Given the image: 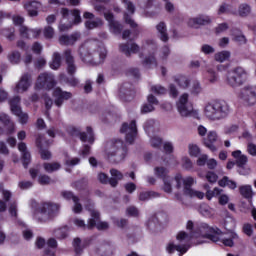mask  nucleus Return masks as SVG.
I'll return each instance as SVG.
<instances>
[{
	"mask_svg": "<svg viewBox=\"0 0 256 256\" xmlns=\"http://www.w3.org/2000/svg\"><path fill=\"white\" fill-rule=\"evenodd\" d=\"M120 133L125 135L126 143L131 145L137 137V122L132 120L130 122L123 123L120 128Z\"/></svg>",
	"mask_w": 256,
	"mask_h": 256,
	"instance_id": "9d476101",
	"label": "nucleus"
},
{
	"mask_svg": "<svg viewBox=\"0 0 256 256\" xmlns=\"http://www.w3.org/2000/svg\"><path fill=\"white\" fill-rule=\"evenodd\" d=\"M10 109L14 115H19L21 113V97L14 96L10 99Z\"/></svg>",
	"mask_w": 256,
	"mask_h": 256,
	"instance_id": "cd10ccee",
	"label": "nucleus"
},
{
	"mask_svg": "<svg viewBox=\"0 0 256 256\" xmlns=\"http://www.w3.org/2000/svg\"><path fill=\"white\" fill-rule=\"evenodd\" d=\"M177 109L181 117H189L193 113V104L189 102V94L184 93L180 96Z\"/></svg>",
	"mask_w": 256,
	"mask_h": 256,
	"instance_id": "f8f14e48",
	"label": "nucleus"
},
{
	"mask_svg": "<svg viewBox=\"0 0 256 256\" xmlns=\"http://www.w3.org/2000/svg\"><path fill=\"white\" fill-rule=\"evenodd\" d=\"M53 97L56 107H62L63 103H65V101H69L73 95L71 92L62 91L61 88L57 87L53 91Z\"/></svg>",
	"mask_w": 256,
	"mask_h": 256,
	"instance_id": "2eb2a0df",
	"label": "nucleus"
},
{
	"mask_svg": "<svg viewBox=\"0 0 256 256\" xmlns=\"http://www.w3.org/2000/svg\"><path fill=\"white\" fill-rule=\"evenodd\" d=\"M36 143H37V147H39L40 149V155L42 159L44 160L51 159V152L49 150L43 149V145H42L43 139L41 137L37 138Z\"/></svg>",
	"mask_w": 256,
	"mask_h": 256,
	"instance_id": "72a5a7b5",
	"label": "nucleus"
},
{
	"mask_svg": "<svg viewBox=\"0 0 256 256\" xmlns=\"http://www.w3.org/2000/svg\"><path fill=\"white\" fill-rule=\"evenodd\" d=\"M215 61H218L219 63H223L231 57V52L229 51H221L215 54Z\"/></svg>",
	"mask_w": 256,
	"mask_h": 256,
	"instance_id": "4c0bfd02",
	"label": "nucleus"
},
{
	"mask_svg": "<svg viewBox=\"0 0 256 256\" xmlns=\"http://www.w3.org/2000/svg\"><path fill=\"white\" fill-rule=\"evenodd\" d=\"M201 52L204 53V55H211L215 53V48L209 44H204L201 47Z\"/></svg>",
	"mask_w": 256,
	"mask_h": 256,
	"instance_id": "e2e57ef3",
	"label": "nucleus"
},
{
	"mask_svg": "<svg viewBox=\"0 0 256 256\" xmlns=\"http://www.w3.org/2000/svg\"><path fill=\"white\" fill-rule=\"evenodd\" d=\"M216 141H219V136L217 135L216 131L208 132L207 137L203 140L205 147H207V149H210V151H212L213 153L217 151V146H215Z\"/></svg>",
	"mask_w": 256,
	"mask_h": 256,
	"instance_id": "aec40b11",
	"label": "nucleus"
},
{
	"mask_svg": "<svg viewBox=\"0 0 256 256\" xmlns=\"http://www.w3.org/2000/svg\"><path fill=\"white\" fill-rule=\"evenodd\" d=\"M72 245L74 247V251L76 253V256H80L81 253H83V245H81V238H74Z\"/></svg>",
	"mask_w": 256,
	"mask_h": 256,
	"instance_id": "ea45409f",
	"label": "nucleus"
},
{
	"mask_svg": "<svg viewBox=\"0 0 256 256\" xmlns=\"http://www.w3.org/2000/svg\"><path fill=\"white\" fill-rule=\"evenodd\" d=\"M63 58L61 57V53L54 52L52 55V61L50 62V67L54 69V71H57L61 67V62Z\"/></svg>",
	"mask_w": 256,
	"mask_h": 256,
	"instance_id": "7c9ffc66",
	"label": "nucleus"
},
{
	"mask_svg": "<svg viewBox=\"0 0 256 256\" xmlns=\"http://www.w3.org/2000/svg\"><path fill=\"white\" fill-rule=\"evenodd\" d=\"M22 163L25 169L29 167V163H31V153H29V151L22 152Z\"/></svg>",
	"mask_w": 256,
	"mask_h": 256,
	"instance_id": "4d7b16f0",
	"label": "nucleus"
},
{
	"mask_svg": "<svg viewBox=\"0 0 256 256\" xmlns=\"http://www.w3.org/2000/svg\"><path fill=\"white\" fill-rule=\"evenodd\" d=\"M39 7H41V4L37 1L24 4V9H26L29 17H37V15H39Z\"/></svg>",
	"mask_w": 256,
	"mask_h": 256,
	"instance_id": "5701e85b",
	"label": "nucleus"
},
{
	"mask_svg": "<svg viewBox=\"0 0 256 256\" xmlns=\"http://www.w3.org/2000/svg\"><path fill=\"white\" fill-rule=\"evenodd\" d=\"M156 197H159V193L153 191L141 192L139 194L140 201H149V199H155Z\"/></svg>",
	"mask_w": 256,
	"mask_h": 256,
	"instance_id": "e433bc0d",
	"label": "nucleus"
},
{
	"mask_svg": "<svg viewBox=\"0 0 256 256\" xmlns=\"http://www.w3.org/2000/svg\"><path fill=\"white\" fill-rule=\"evenodd\" d=\"M61 196L66 199V201H73L74 206H73V211L75 213H81L83 211V205H81L79 196H76L73 192L71 191H62Z\"/></svg>",
	"mask_w": 256,
	"mask_h": 256,
	"instance_id": "dca6fc26",
	"label": "nucleus"
},
{
	"mask_svg": "<svg viewBox=\"0 0 256 256\" xmlns=\"http://www.w3.org/2000/svg\"><path fill=\"white\" fill-rule=\"evenodd\" d=\"M121 3H124L127 11L133 15V13H135V5L133 4V2L129 1V0H121Z\"/></svg>",
	"mask_w": 256,
	"mask_h": 256,
	"instance_id": "0e129e2a",
	"label": "nucleus"
},
{
	"mask_svg": "<svg viewBox=\"0 0 256 256\" xmlns=\"http://www.w3.org/2000/svg\"><path fill=\"white\" fill-rule=\"evenodd\" d=\"M240 195L244 197V199H253V188L251 185H244L239 188Z\"/></svg>",
	"mask_w": 256,
	"mask_h": 256,
	"instance_id": "473e14b6",
	"label": "nucleus"
},
{
	"mask_svg": "<svg viewBox=\"0 0 256 256\" xmlns=\"http://www.w3.org/2000/svg\"><path fill=\"white\" fill-rule=\"evenodd\" d=\"M142 49H148L149 51H157V43L154 40H146L142 45Z\"/></svg>",
	"mask_w": 256,
	"mask_h": 256,
	"instance_id": "603ef678",
	"label": "nucleus"
},
{
	"mask_svg": "<svg viewBox=\"0 0 256 256\" xmlns=\"http://www.w3.org/2000/svg\"><path fill=\"white\" fill-rule=\"evenodd\" d=\"M110 29L113 31V33H115V35H119V33L123 31V25H121V23H119L118 21L114 20V22L110 24Z\"/></svg>",
	"mask_w": 256,
	"mask_h": 256,
	"instance_id": "09e8293b",
	"label": "nucleus"
},
{
	"mask_svg": "<svg viewBox=\"0 0 256 256\" xmlns=\"http://www.w3.org/2000/svg\"><path fill=\"white\" fill-rule=\"evenodd\" d=\"M103 25V20L101 18H95L94 20H87L85 22L86 29H97V27H101Z\"/></svg>",
	"mask_w": 256,
	"mask_h": 256,
	"instance_id": "f704fd0d",
	"label": "nucleus"
},
{
	"mask_svg": "<svg viewBox=\"0 0 256 256\" xmlns=\"http://www.w3.org/2000/svg\"><path fill=\"white\" fill-rule=\"evenodd\" d=\"M204 189L207 190L206 197L209 201L215 197V195H221V189L214 188L213 191L209 190V184L204 185Z\"/></svg>",
	"mask_w": 256,
	"mask_h": 256,
	"instance_id": "a19ab883",
	"label": "nucleus"
},
{
	"mask_svg": "<svg viewBox=\"0 0 256 256\" xmlns=\"http://www.w3.org/2000/svg\"><path fill=\"white\" fill-rule=\"evenodd\" d=\"M69 235L67 232V228H59L55 230V237L57 239H66V237Z\"/></svg>",
	"mask_w": 256,
	"mask_h": 256,
	"instance_id": "bf43d9fd",
	"label": "nucleus"
},
{
	"mask_svg": "<svg viewBox=\"0 0 256 256\" xmlns=\"http://www.w3.org/2000/svg\"><path fill=\"white\" fill-rule=\"evenodd\" d=\"M62 57L66 63V71L71 78H67L65 75H62L61 77L66 83H68V85H70V87H77V85H79V80L73 77V75L77 73V64L75 63V56H73V51L69 48L65 49L63 51Z\"/></svg>",
	"mask_w": 256,
	"mask_h": 256,
	"instance_id": "423d86ee",
	"label": "nucleus"
},
{
	"mask_svg": "<svg viewBox=\"0 0 256 256\" xmlns=\"http://www.w3.org/2000/svg\"><path fill=\"white\" fill-rule=\"evenodd\" d=\"M86 209L89 211L91 217L88 220V229H93L94 227H96L98 231H107V229H109V223L101 222V213L95 209L93 202H89V204L86 205Z\"/></svg>",
	"mask_w": 256,
	"mask_h": 256,
	"instance_id": "6e6552de",
	"label": "nucleus"
},
{
	"mask_svg": "<svg viewBox=\"0 0 256 256\" xmlns=\"http://www.w3.org/2000/svg\"><path fill=\"white\" fill-rule=\"evenodd\" d=\"M240 97L248 105H255V103H256V87L255 86H245L240 92Z\"/></svg>",
	"mask_w": 256,
	"mask_h": 256,
	"instance_id": "4468645a",
	"label": "nucleus"
},
{
	"mask_svg": "<svg viewBox=\"0 0 256 256\" xmlns=\"http://www.w3.org/2000/svg\"><path fill=\"white\" fill-rule=\"evenodd\" d=\"M45 108H46V115L49 116V111H51V108L53 107V99H51V96L45 94L43 96Z\"/></svg>",
	"mask_w": 256,
	"mask_h": 256,
	"instance_id": "49530a36",
	"label": "nucleus"
},
{
	"mask_svg": "<svg viewBox=\"0 0 256 256\" xmlns=\"http://www.w3.org/2000/svg\"><path fill=\"white\" fill-rule=\"evenodd\" d=\"M232 157H234L235 163H236V167H241L244 165H247L249 158H247L246 155L241 154V150H236L232 152Z\"/></svg>",
	"mask_w": 256,
	"mask_h": 256,
	"instance_id": "bb28decb",
	"label": "nucleus"
},
{
	"mask_svg": "<svg viewBox=\"0 0 256 256\" xmlns=\"http://www.w3.org/2000/svg\"><path fill=\"white\" fill-rule=\"evenodd\" d=\"M97 179L102 185H111V178L103 172H100L97 176Z\"/></svg>",
	"mask_w": 256,
	"mask_h": 256,
	"instance_id": "3c124183",
	"label": "nucleus"
},
{
	"mask_svg": "<svg viewBox=\"0 0 256 256\" xmlns=\"http://www.w3.org/2000/svg\"><path fill=\"white\" fill-rule=\"evenodd\" d=\"M199 153H201V149L197 145H189V154L192 157H198Z\"/></svg>",
	"mask_w": 256,
	"mask_h": 256,
	"instance_id": "774afa93",
	"label": "nucleus"
},
{
	"mask_svg": "<svg viewBox=\"0 0 256 256\" xmlns=\"http://www.w3.org/2000/svg\"><path fill=\"white\" fill-rule=\"evenodd\" d=\"M120 97L124 99V101H131L133 97H135V89L133 88V84L129 82H125L120 87Z\"/></svg>",
	"mask_w": 256,
	"mask_h": 256,
	"instance_id": "f3484780",
	"label": "nucleus"
},
{
	"mask_svg": "<svg viewBox=\"0 0 256 256\" xmlns=\"http://www.w3.org/2000/svg\"><path fill=\"white\" fill-rule=\"evenodd\" d=\"M110 175V187H117L119 181L123 180V173L115 168L110 169Z\"/></svg>",
	"mask_w": 256,
	"mask_h": 256,
	"instance_id": "393cba45",
	"label": "nucleus"
},
{
	"mask_svg": "<svg viewBox=\"0 0 256 256\" xmlns=\"http://www.w3.org/2000/svg\"><path fill=\"white\" fill-rule=\"evenodd\" d=\"M153 111H155V106H153V104L146 103L141 107L142 115L153 113Z\"/></svg>",
	"mask_w": 256,
	"mask_h": 256,
	"instance_id": "680f3d73",
	"label": "nucleus"
},
{
	"mask_svg": "<svg viewBox=\"0 0 256 256\" xmlns=\"http://www.w3.org/2000/svg\"><path fill=\"white\" fill-rule=\"evenodd\" d=\"M174 81L178 84L180 89H187L191 83V80L185 75L174 76Z\"/></svg>",
	"mask_w": 256,
	"mask_h": 256,
	"instance_id": "c85d7f7f",
	"label": "nucleus"
},
{
	"mask_svg": "<svg viewBox=\"0 0 256 256\" xmlns=\"http://www.w3.org/2000/svg\"><path fill=\"white\" fill-rule=\"evenodd\" d=\"M79 154L81 155V157L84 158L89 157V155H91V146L88 144H84Z\"/></svg>",
	"mask_w": 256,
	"mask_h": 256,
	"instance_id": "338daca9",
	"label": "nucleus"
},
{
	"mask_svg": "<svg viewBox=\"0 0 256 256\" xmlns=\"http://www.w3.org/2000/svg\"><path fill=\"white\" fill-rule=\"evenodd\" d=\"M248 75L245 68L238 66L227 73L226 83L233 88L241 87L247 81Z\"/></svg>",
	"mask_w": 256,
	"mask_h": 256,
	"instance_id": "1a4fd4ad",
	"label": "nucleus"
},
{
	"mask_svg": "<svg viewBox=\"0 0 256 256\" xmlns=\"http://www.w3.org/2000/svg\"><path fill=\"white\" fill-rule=\"evenodd\" d=\"M126 215L128 217H139V208L136 206H128L126 208Z\"/></svg>",
	"mask_w": 256,
	"mask_h": 256,
	"instance_id": "de8ad7c7",
	"label": "nucleus"
},
{
	"mask_svg": "<svg viewBox=\"0 0 256 256\" xmlns=\"http://www.w3.org/2000/svg\"><path fill=\"white\" fill-rule=\"evenodd\" d=\"M163 143V140L159 136H154L150 139V145L154 149H159Z\"/></svg>",
	"mask_w": 256,
	"mask_h": 256,
	"instance_id": "6e6d98bb",
	"label": "nucleus"
},
{
	"mask_svg": "<svg viewBox=\"0 0 256 256\" xmlns=\"http://www.w3.org/2000/svg\"><path fill=\"white\" fill-rule=\"evenodd\" d=\"M141 50V47L135 42L120 44V51L124 53L126 57H131V54H137Z\"/></svg>",
	"mask_w": 256,
	"mask_h": 256,
	"instance_id": "4be33fe9",
	"label": "nucleus"
},
{
	"mask_svg": "<svg viewBox=\"0 0 256 256\" xmlns=\"http://www.w3.org/2000/svg\"><path fill=\"white\" fill-rule=\"evenodd\" d=\"M204 115L209 121H221L229 115V104L225 101H214L204 107Z\"/></svg>",
	"mask_w": 256,
	"mask_h": 256,
	"instance_id": "20e7f679",
	"label": "nucleus"
},
{
	"mask_svg": "<svg viewBox=\"0 0 256 256\" xmlns=\"http://www.w3.org/2000/svg\"><path fill=\"white\" fill-rule=\"evenodd\" d=\"M43 167L46 173H54V171H59V169H61V164L58 162L44 163Z\"/></svg>",
	"mask_w": 256,
	"mask_h": 256,
	"instance_id": "c9c22d12",
	"label": "nucleus"
},
{
	"mask_svg": "<svg viewBox=\"0 0 256 256\" xmlns=\"http://www.w3.org/2000/svg\"><path fill=\"white\" fill-rule=\"evenodd\" d=\"M4 37L8 38L9 41H13L15 39V28H5L1 31Z\"/></svg>",
	"mask_w": 256,
	"mask_h": 256,
	"instance_id": "a18cd8bd",
	"label": "nucleus"
},
{
	"mask_svg": "<svg viewBox=\"0 0 256 256\" xmlns=\"http://www.w3.org/2000/svg\"><path fill=\"white\" fill-rule=\"evenodd\" d=\"M81 39V33L74 32L71 35H61L59 37V44L64 45L65 47H69L71 45H75L77 41Z\"/></svg>",
	"mask_w": 256,
	"mask_h": 256,
	"instance_id": "a211bd4d",
	"label": "nucleus"
},
{
	"mask_svg": "<svg viewBox=\"0 0 256 256\" xmlns=\"http://www.w3.org/2000/svg\"><path fill=\"white\" fill-rule=\"evenodd\" d=\"M154 173L156 177L163 180V191L165 193H173V185L176 189H181L184 185L183 193L186 197H196L197 199H203V197H205L203 192L191 188L195 183V179L191 176L183 178L181 174H176L175 177H171L169 176V170L165 167H155Z\"/></svg>",
	"mask_w": 256,
	"mask_h": 256,
	"instance_id": "f03ea898",
	"label": "nucleus"
},
{
	"mask_svg": "<svg viewBox=\"0 0 256 256\" xmlns=\"http://www.w3.org/2000/svg\"><path fill=\"white\" fill-rule=\"evenodd\" d=\"M218 15H225L227 13H231V5L227 3H222L218 8Z\"/></svg>",
	"mask_w": 256,
	"mask_h": 256,
	"instance_id": "5fc2aeb1",
	"label": "nucleus"
},
{
	"mask_svg": "<svg viewBox=\"0 0 256 256\" xmlns=\"http://www.w3.org/2000/svg\"><path fill=\"white\" fill-rule=\"evenodd\" d=\"M157 32H158V37L161 41L164 43H167L169 41V34L167 33V25L165 22H160L156 26Z\"/></svg>",
	"mask_w": 256,
	"mask_h": 256,
	"instance_id": "a878e982",
	"label": "nucleus"
},
{
	"mask_svg": "<svg viewBox=\"0 0 256 256\" xmlns=\"http://www.w3.org/2000/svg\"><path fill=\"white\" fill-rule=\"evenodd\" d=\"M55 85V76L51 73L44 72L38 76L36 89H46V91H51Z\"/></svg>",
	"mask_w": 256,
	"mask_h": 256,
	"instance_id": "9b49d317",
	"label": "nucleus"
},
{
	"mask_svg": "<svg viewBox=\"0 0 256 256\" xmlns=\"http://www.w3.org/2000/svg\"><path fill=\"white\" fill-rule=\"evenodd\" d=\"M218 185L220 187H228L229 189H237V182L229 179L227 176H224L221 180H219Z\"/></svg>",
	"mask_w": 256,
	"mask_h": 256,
	"instance_id": "2f4dec72",
	"label": "nucleus"
},
{
	"mask_svg": "<svg viewBox=\"0 0 256 256\" xmlns=\"http://www.w3.org/2000/svg\"><path fill=\"white\" fill-rule=\"evenodd\" d=\"M19 31H20V35H21V37H23V39H31V37L36 39V37L38 35H41V30L29 29L26 26H20Z\"/></svg>",
	"mask_w": 256,
	"mask_h": 256,
	"instance_id": "b1692460",
	"label": "nucleus"
},
{
	"mask_svg": "<svg viewBox=\"0 0 256 256\" xmlns=\"http://www.w3.org/2000/svg\"><path fill=\"white\" fill-rule=\"evenodd\" d=\"M125 23L131 27V29H137V24L134 19L129 16V14H124Z\"/></svg>",
	"mask_w": 256,
	"mask_h": 256,
	"instance_id": "69168bd1",
	"label": "nucleus"
},
{
	"mask_svg": "<svg viewBox=\"0 0 256 256\" xmlns=\"http://www.w3.org/2000/svg\"><path fill=\"white\" fill-rule=\"evenodd\" d=\"M209 23H211V17L207 15H198L188 20L189 27H193L194 29H197L200 25H209Z\"/></svg>",
	"mask_w": 256,
	"mask_h": 256,
	"instance_id": "6ab92c4d",
	"label": "nucleus"
},
{
	"mask_svg": "<svg viewBox=\"0 0 256 256\" xmlns=\"http://www.w3.org/2000/svg\"><path fill=\"white\" fill-rule=\"evenodd\" d=\"M38 183L40 185H51V183H53V180L51 179V177H49V175L43 174L38 177Z\"/></svg>",
	"mask_w": 256,
	"mask_h": 256,
	"instance_id": "864d4df0",
	"label": "nucleus"
},
{
	"mask_svg": "<svg viewBox=\"0 0 256 256\" xmlns=\"http://www.w3.org/2000/svg\"><path fill=\"white\" fill-rule=\"evenodd\" d=\"M142 64L144 65V67H151V65L157 66V60H155V56L150 55L144 59Z\"/></svg>",
	"mask_w": 256,
	"mask_h": 256,
	"instance_id": "052dcab7",
	"label": "nucleus"
},
{
	"mask_svg": "<svg viewBox=\"0 0 256 256\" xmlns=\"http://www.w3.org/2000/svg\"><path fill=\"white\" fill-rule=\"evenodd\" d=\"M71 135L79 137L82 143H89L90 145L95 143V134L93 133V128H91V126L86 128V132H80L79 129L72 128Z\"/></svg>",
	"mask_w": 256,
	"mask_h": 256,
	"instance_id": "ddd939ff",
	"label": "nucleus"
},
{
	"mask_svg": "<svg viewBox=\"0 0 256 256\" xmlns=\"http://www.w3.org/2000/svg\"><path fill=\"white\" fill-rule=\"evenodd\" d=\"M31 87V74L25 73L21 76L20 81L16 85L17 93H25Z\"/></svg>",
	"mask_w": 256,
	"mask_h": 256,
	"instance_id": "412c9836",
	"label": "nucleus"
},
{
	"mask_svg": "<svg viewBox=\"0 0 256 256\" xmlns=\"http://www.w3.org/2000/svg\"><path fill=\"white\" fill-rule=\"evenodd\" d=\"M251 13V6L249 4H241L238 8V14L240 17H247Z\"/></svg>",
	"mask_w": 256,
	"mask_h": 256,
	"instance_id": "58836bf2",
	"label": "nucleus"
},
{
	"mask_svg": "<svg viewBox=\"0 0 256 256\" xmlns=\"http://www.w3.org/2000/svg\"><path fill=\"white\" fill-rule=\"evenodd\" d=\"M59 209H61L59 204L45 202L36 210L34 218L40 222L49 221V219H53L59 215Z\"/></svg>",
	"mask_w": 256,
	"mask_h": 256,
	"instance_id": "0eeeda50",
	"label": "nucleus"
},
{
	"mask_svg": "<svg viewBox=\"0 0 256 256\" xmlns=\"http://www.w3.org/2000/svg\"><path fill=\"white\" fill-rule=\"evenodd\" d=\"M152 93H155L156 95H165L167 93V89L161 85H154L151 87Z\"/></svg>",
	"mask_w": 256,
	"mask_h": 256,
	"instance_id": "13d9d810",
	"label": "nucleus"
},
{
	"mask_svg": "<svg viewBox=\"0 0 256 256\" xmlns=\"http://www.w3.org/2000/svg\"><path fill=\"white\" fill-rule=\"evenodd\" d=\"M105 155L110 163H121L127 157V146L121 140H112L106 144Z\"/></svg>",
	"mask_w": 256,
	"mask_h": 256,
	"instance_id": "39448f33",
	"label": "nucleus"
},
{
	"mask_svg": "<svg viewBox=\"0 0 256 256\" xmlns=\"http://www.w3.org/2000/svg\"><path fill=\"white\" fill-rule=\"evenodd\" d=\"M79 56L87 65H101L107 57V50L97 41H88L79 48Z\"/></svg>",
	"mask_w": 256,
	"mask_h": 256,
	"instance_id": "7ed1b4c3",
	"label": "nucleus"
},
{
	"mask_svg": "<svg viewBox=\"0 0 256 256\" xmlns=\"http://www.w3.org/2000/svg\"><path fill=\"white\" fill-rule=\"evenodd\" d=\"M193 228V221L189 220L187 222L186 229L190 231V233L187 234L185 231L179 232L176 236L179 244L169 242L166 246L167 253L173 255L175 251H178L179 256H183L191 247V245H189V241H191V239H199V237L212 241V243L220 241L219 235H221V230L219 228H211L207 223H201L195 228V230Z\"/></svg>",
	"mask_w": 256,
	"mask_h": 256,
	"instance_id": "f257e3e1",
	"label": "nucleus"
},
{
	"mask_svg": "<svg viewBox=\"0 0 256 256\" xmlns=\"http://www.w3.org/2000/svg\"><path fill=\"white\" fill-rule=\"evenodd\" d=\"M233 239H239V235H237V233H231L230 238H223L221 242L225 247H233V245H235Z\"/></svg>",
	"mask_w": 256,
	"mask_h": 256,
	"instance_id": "79ce46f5",
	"label": "nucleus"
},
{
	"mask_svg": "<svg viewBox=\"0 0 256 256\" xmlns=\"http://www.w3.org/2000/svg\"><path fill=\"white\" fill-rule=\"evenodd\" d=\"M144 129L148 135H151V133H155V120H147L144 124Z\"/></svg>",
	"mask_w": 256,
	"mask_h": 256,
	"instance_id": "37998d69",
	"label": "nucleus"
},
{
	"mask_svg": "<svg viewBox=\"0 0 256 256\" xmlns=\"http://www.w3.org/2000/svg\"><path fill=\"white\" fill-rule=\"evenodd\" d=\"M79 163H81V158L79 157L71 158L68 156L65 158V162H64V164L67 167H75V165H79Z\"/></svg>",
	"mask_w": 256,
	"mask_h": 256,
	"instance_id": "c03bdc74",
	"label": "nucleus"
},
{
	"mask_svg": "<svg viewBox=\"0 0 256 256\" xmlns=\"http://www.w3.org/2000/svg\"><path fill=\"white\" fill-rule=\"evenodd\" d=\"M147 228L152 233H157V231H159V229L161 228V224L159 223V219L155 216H152L147 222Z\"/></svg>",
	"mask_w": 256,
	"mask_h": 256,
	"instance_id": "c756f323",
	"label": "nucleus"
},
{
	"mask_svg": "<svg viewBox=\"0 0 256 256\" xmlns=\"http://www.w3.org/2000/svg\"><path fill=\"white\" fill-rule=\"evenodd\" d=\"M8 59L10 63H12L13 65H17V63L21 61V53L14 51L8 56Z\"/></svg>",
	"mask_w": 256,
	"mask_h": 256,
	"instance_id": "8fccbe9b",
	"label": "nucleus"
}]
</instances>
